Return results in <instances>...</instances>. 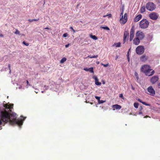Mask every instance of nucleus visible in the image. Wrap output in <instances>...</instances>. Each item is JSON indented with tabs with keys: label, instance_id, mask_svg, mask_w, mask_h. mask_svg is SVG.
I'll list each match as a JSON object with an SVG mask.
<instances>
[{
	"label": "nucleus",
	"instance_id": "obj_55",
	"mask_svg": "<svg viewBox=\"0 0 160 160\" xmlns=\"http://www.w3.org/2000/svg\"><path fill=\"white\" fill-rule=\"evenodd\" d=\"M130 49H131V48H129V50H128V52H129V51H130Z\"/></svg>",
	"mask_w": 160,
	"mask_h": 160
},
{
	"label": "nucleus",
	"instance_id": "obj_36",
	"mask_svg": "<svg viewBox=\"0 0 160 160\" xmlns=\"http://www.w3.org/2000/svg\"><path fill=\"white\" fill-rule=\"evenodd\" d=\"M68 33H64L63 35V37H67L68 36Z\"/></svg>",
	"mask_w": 160,
	"mask_h": 160
},
{
	"label": "nucleus",
	"instance_id": "obj_13",
	"mask_svg": "<svg viewBox=\"0 0 160 160\" xmlns=\"http://www.w3.org/2000/svg\"><path fill=\"white\" fill-rule=\"evenodd\" d=\"M148 59V57L146 56L145 54L142 55L140 57V60L142 62H145Z\"/></svg>",
	"mask_w": 160,
	"mask_h": 160
},
{
	"label": "nucleus",
	"instance_id": "obj_7",
	"mask_svg": "<svg viewBox=\"0 0 160 160\" xmlns=\"http://www.w3.org/2000/svg\"><path fill=\"white\" fill-rule=\"evenodd\" d=\"M136 36L141 40L142 39L145 37L144 33L140 31H138L136 32Z\"/></svg>",
	"mask_w": 160,
	"mask_h": 160
},
{
	"label": "nucleus",
	"instance_id": "obj_30",
	"mask_svg": "<svg viewBox=\"0 0 160 160\" xmlns=\"http://www.w3.org/2000/svg\"><path fill=\"white\" fill-rule=\"evenodd\" d=\"M135 76L136 77V78L138 80L139 78L138 77V74L136 72H135Z\"/></svg>",
	"mask_w": 160,
	"mask_h": 160
},
{
	"label": "nucleus",
	"instance_id": "obj_3",
	"mask_svg": "<svg viewBox=\"0 0 160 160\" xmlns=\"http://www.w3.org/2000/svg\"><path fill=\"white\" fill-rule=\"evenodd\" d=\"M149 25L148 21L146 19H142L139 23V27L142 29L147 28Z\"/></svg>",
	"mask_w": 160,
	"mask_h": 160
},
{
	"label": "nucleus",
	"instance_id": "obj_22",
	"mask_svg": "<svg viewBox=\"0 0 160 160\" xmlns=\"http://www.w3.org/2000/svg\"><path fill=\"white\" fill-rule=\"evenodd\" d=\"M114 45L117 47H120L121 46V43L119 42L115 43H114Z\"/></svg>",
	"mask_w": 160,
	"mask_h": 160
},
{
	"label": "nucleus",
	"instance_id": "obj_14",
	"mask_svg": "<svg viewBox=\"0 0 160 160\" xmlns=\"http://www.w3.org/2000/svg\"><path fill=\"white\" fill-rule=\"evenodd\" d=\"M140 40L139 38L136 37L133 40V44L136 45H139L140 42Z\"/></svg>",
	"mask_w": 160,
	"mask_h": 160
},
{
	"label": "nucleus",
	"instance_id": "obj_17",
	"mask_svg": "<svg viewBox=\"0 0 160 160\" xmlns=\"http://www.w3.org/2000/svg\"><path fill=\"white\" fill-rule=\"evenodd\" d=\"M121 106L118 104H115L112 106V108H113V110H115V109H121Z\"/></svg>",
	"mask_w": 160,
	"mask_h": 160
},
{
	"label": "nucleus",
	"instance_id": "obj_27",
	"mask_svg": "<svg viewBox=\"0 0 160 160\" xmlns=\"http://www.w3.org/2000/svg\"><path fill=\"white\" fill-rule=\"evenodd\" d=\"M139 104L137 102H135L134 103V107L136 108H138V107Z\"/></svg>",
	"mask_w": 160,
	"mask_h": 160
},
{
	"label": "nucleus",
	"instance_id": "obj_20",
	"mask_svg": "<svg viewBox=\"0 0 160 160\" xmlns=\"http://www.w3.org/2000/svg\"><path fill=\"white\" fill-rule=\"evenodd\" d=\"M67 60V58H63L60 61V63H63Z\"/></svg>",
	"mask_w": 160,
	"mask_h": 160
},
{
	"label": "nucleus",
	"instance_id": "obj_42",
	"mask_svg": "<svg viewBox=\"0 0 160 160\" xmlns=\"http://www.w3.org/2000/svg\"><path fill=\"white\" fill-rule=\"evenodd\" d=\"M28 21L30 22H31L33 21V19H28Z\"/></svg>",
	"mask_w": 160,
	"mask_h": 160
},
{
	"label": "nucleus",
	"instance_id": "obj_43",
	"mask_svg": "<svg viewBox=\"0 0 160 160\" xmlns=\"http://www.w3.org/2000/svg\"><path fill=\"white\" fill-rule=\"evenodd\" d=\"M69 45V44H66L65 45V47L66 48H67L68 47V46Z\"/></svg>",
	"mask_w": 160,
	"mask_h": 160
},
{
	"label": "nucleus",
	"instance_id": "obj_58",
	"mask_svg": "<svg viewBox=\"0 0 160 160\" xmlns=\"http://www.w3.org/2000/svg\"><path fill=\"white\" fill-rule=\"evenodd\" d=\"M25 118H24V119H25Z\"/></svg>",
	"mask_w": 160,
	"mask_h": 160
},
{
	"label": "nucleus",
	"instance_id": "obj_11",
	"mask_svg": "<svg viewBox=\"0 0 160 160\" xmlns=\"http://www.w3.org/2000/svg\"><path fill=\"white\" fill-rule=\"evenodd\" d=\"M148 91L149 92L148 93L150 95L153 96L155 94V91L153 89L152 87L151 86L149 87L148 88Z\"/></svg>",
	"mask_w": 160,
	"mask_h": 160
},
{
	"label": "nucleus",
	"instance_id": "obj_52",
	"mask_svg": "<svg viewBox=\"0 0 160 160\" xmlns=\"http://www.w3.org/2000/svg\"><path fill=\"white\" fill-rule=\"evenodd\" d=\"M139 114H142V112L141 111H140V112H139Z\"/></svg>",
	"mask_w": 160,
	"mask_h": 160
},
{
	"label": "nucleus",
	"instance_id": "obj_5",
	"mask_svg": "<svg viewBox=\"0 0 160 160\" xmlns=\"http://www.w3.org/2000/svg\"><path fill=\"white\" fill-rule=\"evenodd\" d=\"M146 7L148 10L151 11L155 9L156 6L153 3L149 2L146 4Z\"/></svg>",
	"mask_w": 160,
	"mask_h": 160
},
{
	"label": "nucleus",
	"instance_id": "obj_2",
	"mask_svg": "<svg viewBox=\"0 0 160 160\" xmlns=\"http://www.w3.org/2000/svg\"><path fill=\"white\" fill-rule=\"evenodd\" d=\"M141 71L143 72L146 75L148 76L153 75L155 73L154 71L151 69V66L147 64L144 65L142 66Z\"/></svg>",
	"mask_w": 160,
	"mask_h": 160
},
{
	"label": "nucleus",
	"instance_id": "obj_49",
	"mask_svg": "<svg viewBox=\"0 0 160 160\" xmlns=\"http://www.w3.org/2000/svg\"><path fill=\"white\" fill-rule=\"evenodd\" d=\"M44 29H50L49 28H48L47 27V28H45Z\"/></svg>",
	"mask_w": 160,
	"mask_h": 160
},
{
	"label": "nucleus",
	"instance_id": "obj_33",
	"mask_svg": "<svg viewBox=\"0 0 160 160\" xmlns=\"http://www.w3.org/2000/svg\"><path fill=\"white\" fill-rule=\"evenodd\" d=\"M101 65H103L104 67H106L108 66V64H104L102 63H101Z\"/></svg>",
	"mask_w": 160,
	"mask_h": 160
},
{
	"label": "nucleus",
	"instance_id": "obj_39",
	"mask_svg": "<svg viewBox=\"0 0 160 160\" xmlns=\"http://www.w3.org/2000/svg\"><path fill=\"white\" fill-rule=\"evenodd\" d=\"M70 29H72V30L74 32H76V31L73 29V28L72 27H70Z\"/></svg>",
	"mask_w": 160,
	"mask_h": 160
},
{
	"label": "nucleus",
	"instance_id": "obj_59",
	"mask_svg": "<svg viewBox=\"0 0 160 160\" xmlns=\"http://www.w3.org/2000/svg\"><path fill=\"white\" fill-rule=\"evenodd\" d=\"M107 16V15H106V16ZM105 16H103V17H105Z\"/></svg>",
	"mask_w": 160,
	"mask_h": 160
},
{
	"label": "nucleus",
	"instance_id": "obj_57",
	"mask_svg": "<svg viewBox=\"0 0 160 160\" xmlns=\"http://www.w3.org/2000/svg\"><path fill=\"white\" fill-rule=\"evenodd\" d=\"M132 89H133V90L134 89V88H133V87H132Z\"/></svg>",
	"mask_w": 160,
	"mask_h": 160
},
{
	"label": "nucleus",
	"instance_id": "obj_29",
	"mask_svg": "<svg viewBox=\"0 0 160 160\" xmlns=\"http://www.w3.org/2000/svg\"><path fill=\"white\" fill-rule=\"evenodd\" d=\"M14 33L16 34H18V35L20 34V32L17 29H16V31L14 32Z\"/></svg>",
	"mask_w": 160,
	"mask_h": 160
},
{
	"label": "nucleus",
	"instance_id": "obj_21",
	"mask_svg": "<svg viewBox=\"0 0 160 160\" xmlns=\"http://www.w3.org/2000/svg\"><path fill=\"white\" fill-rule=\"evenodd\" d=\"M90 37L92 39L94 40H96L98 39V38L95 35H90Z\"/></svg>",
	"mask_w": 160,
	"mask_h": 160
},
{
	"label": "nucleus",
	"instance_id": "obj_16",
	"mask_svg": "<svg viewBox=\"0 0 160 160\" xmlns=\"http://www.w3.org/2000/svg\"><path fill=\"white\" fill-rule=\"evenodd\" d=\"M142 15L141 14H139L137 15L134 19V21L135 22H137L138 21L142 18Z\"/></svg>",
	"mask_w": 160,
	"mask_h": 160
},
{
	"label": "nucleus",
	"instance_id": "obj_19",
	"mask_svg": "<svg viewBox=\"0 0 160 160\" xmlns=\"http://www.w3.org/2000/svg\"><path fill=\"white\" fill-rule=\"evenodd\" d=\"M141 13H143L145 12V7L144 6H143L141 7Z\"/></svg>",
	"mask_w": 160,
	"mask_h": 160
},
{
	"label": "nucleus",
	"instance_id": "obj_44",
	"mask_svg": "<svg viewBox=\"0 0 160 160\" xmlns=\"http://www.w3.org/2000/svg\"><path fill=\"white\" fill-rule=\"evenodd\" d=\"M158 88H160V82L158 84Z\"/></svg>",
	"mask_w": 160,
	"mask_h": 160
},
{
	"label": "nucleus",
	"instance_id": "obj_1",
	"mask_svg": "<svg viewBox=\"0 0 160 160\" xmlns=\"http://www.w3.org/2000/svg\"><path fill=\"white\" fill-rule=\"evenodd\" d=\"M0 117L2 122L5 123L9 122L11 125L17 124L20 127L23 124V121L17 119L16 114L12 112L11 110L7 111L5 109H2L0 112Z\"/></svg>",
	"mask_w": 160,
	"mask_h": 160
},
{
	"label": "nucleus",
	"instance_id": "obj_40",
	"mask_svg": "<svg viewBox=\"0 0 160 160\" xmlns=\"http://www.w3.org/2000/svg\"><path fill=\"white\" fill-rule=\"evenodd\" d=\"M39 20V18H38L37 19H33V21H37Z\"/></svg>",
	"mask_w": 160,
	"mask_h": 160
},
{
	"label": "nucleus",
	"instance_id": "obj_38",
	"mask_svg": "<svg viewBox=\"0 0 160 160\" xmlns=\"http://www.w3.org/2000/svg\"><path fill=\"white\" fill-rule=\"evenodd\" d=\"M8 67L9 68V72L10 73L11 72V66L10 64H8Z\"/></svg>",
	"mask_w": 160,
	"mask_h": 160
},
{
	"label": "nucleus",
	"instance_id": "obj_54",
	"mask_svg": "<svg viewBox=\"0 0 160 160\" xmlns=\"http://www.w3.org/2000/svg\"><path fill=\"white\" fill-rule=\"evenodd\" d=\"M27 83L28 84H29V82H28V80L27 81Z\"/></svg>",
	"mask_w": 160,
	"mask_h": 160
},
{
	"label": "nucleus",
	"instance_id": "obj_18",
	"mask_svg": "<svg viewBox=\"0 0 160 160\" xmlns=\"http://www.w3.org/2000/svg\"><path fill=\"white\" fill-rule=\"evenodd\" d=\"M138 101L139 102H140L142 103L144 105H145L147 106H150V105L149 104H148L146 103V102L142 101L140 99H138Z\"/></svg>",
	"mask_w": 160,
	"mask_h": 160
},
{
	"label": "nucleus",
	"instance_id": "obj_6",
	"mask_svg": "<svg viewBox=\"0 0 160 160\" xmlns=\"http://www.w3.org/2000/svg\"><path fill=\"white\" fill-rule=\"evenodd\" d=\"M145 49L143 46H139L136 49V53L138 55L142 54L144 52Z\"/></svg>",
	"mask_w": 160,
	"mask_h": 160
},
{
	"label": "nucleus",
	"instance_id": "obj_12",
	"mask_svg": "<svg viewBox=\"0 0 160 160\" xmlns=\"http://www.w3.org/2000/svg\"><path fill=\"white\" fill-rule=\"evenodd\" d=\"M129 32L128 31L125 30L124 32V34L123 36V43H124L126 41V38L129 37Z\"/></svg>",
	"mask_w": 160,
	"mask_h": 160
},
{
	"label": "nucleus",
	"instance_id": "obj_4",
	"mask_svg": "<svg viewBox=\"0 0 160 160\" xmlns=\"http://www.w3.org/2000/svg\"><path fill=\"white\" fill-rule=\"evenodd\" d=\"M123 10H122V12L120 15V22L122 24H124L127 21V14L125 13L123 16Z\"/></svg>",
	"mask_w": 160,
	"mask_h": 160
},
{
	"label": "nucleus",
	"instance_id": "obj_53",
	"mask_svg": "<svg viewBox=\"0 0 160 160\" xmlns=\"http://www.w3.org/2000/svg\"><path fill=\"white\" fill-rule=\"evenodd\" d=\"M158 3H160V0H158Z\"/></svg>",
	"mask_w": 160,
	"mask_h": 160
},
{
	"label": "nucleus",
	"instance_id": "obj_48",
	"mask_svg": "<svg viewBox=\"0 0 160 160\" xmlns=\"http://www.w3.org/2000/svg\"><path fill=\"white\" fill-rule=\"evenodd\" d=\"M96 63L97 64H99V61H97Z\"/></svg>",
	"mask_w": 160,
	"mask_h": 160
},
{
	"label": "nucleus",
	"instance_id": "obj_23",
	"mask_svg": "<svg viewBox=\"0 0 160 160\" xmlns=\"http://www.w3.org/2000/svg\"><path fill=\"white\" fill-rule=\"evenodd\" d=\"M13 104H9L8 105V108L9 110H11L13 108Z\"/></svg>",
	"mask_w": 160,
	"mask_h": 160
},
{
	"label": "nucleus",
	"instance_id": "obj_8",
	"mask_svg": "<svg viewBox=\"0 0 160 160\" xmlns=\"http://www.w3.org/2000/svg\"><path fill=\"white\" fill-rule=\"evenodd\" d=\"M149 16L150 19L152 20H155L158 19V15L156 12H153L150 14Z\"/></svg>",
	"mask_w": 160,
	"mask_h": 160
},
{
	"label": "nucleus",
	"instance_id": "obj_51",
	"mask_svg": "<svg viewBox=\"0 0 160 160\" xmlns=\"http://www.w3.org/2000/svg\"><path fill=\"white\" fill-rule=\"evenodd\" d=\"M149 116L147 115L145 117H144V118H147L148 117H149Z\"/></svg>",
	"mask_w": 160,
	"mask_h": 160
},
{
	"label": "nucleus",
	"instance_id": "obj_15",
	"mask_svg": "<svg viewBox=\"0 0 160 160\" xmlns=\"http://www.w3.org/2000/svg\"><path fill=\"white\" fill-rule=\"evenodd\" d=\"M93 78L95 80V83L97 85H100L101 84V82H98V80L97 76H94L93 77Z\"/></svg>",
	"mask_w": 160,
	"mask_h": 160
},
{
	"label": "nucleus",
	"instance_id": "obj_24",
	"mask_svg": "<svg viewBox=\"0 0 160 160\" xmlns=\"http://www.w3.org/2000/svg\"><path fill=\"white\" fill-rule=\"evenodd\" d=\"M88 71L91 73H94V71L93 68H88Z\"/></svg>",
	"mask_w": 160,
	"mask_h": 160
},
{
	"label": "nucleus",
	"instance_id": "obj_50",
	"mask_svg": "<svg viewBox=\"0 0 160 160\" xmlns=\"http://www.w3.org/2000/svg\"><path fill=\"white\" fill-rule=\"evenodd\" d=\"M3 35L2 34H0V37H3Z\"/></svg>",
	"mask_w": 160,
	"mask_h": 160
},
{
	"label": "nucleus",
	"instance_id": "obj_32",
	"mask_svg": "<svg viewBox=\"0 0 160 160\" xmlns=\"http://www.w3.org/2000/svg\"><path fill=\"white\" fill-rule=\"evenodd\" d=\"M127 58L128 62L130 61V58L129 56V54L128 53H128L127 54Z\"/></svg>",
	"mask_w": 160,
	"mask_h": 160
},
{
	"label": "nucleus",
	"instance_id": "obj_25",
	"mask_svg": "<svg viewBox=\"0 0 160 160\" xmlns=\"http://www.w3.org/2000/svg\"><path fill=\"white\" fill-rule=\"evenodd\" d=\"M98 57V55H94L92 56V57H91V55H89L88 56V58H97Z\"/></svg>",
	"mask_w": 160,
	"mask_h": 160
},
{
	"label": "nucleus",
	"instance_id": "obj_9",
	"mask_svg": "<svg viewBox=\"0 0 160 160\" xmlns=\"http://www.w3.org/2000/svg\"><path fill=\"white\" fill-rule=\"evenodd\" d=\"M135 34V29L134 26H133L130 30V41H132L133 39Z\"/></svg>",
	"mask_w": 160,
	"mask_h": 160
},
{
	"label": "nucleus",
	"instance_id": "obj_28",
	"mask_svg": "<svg viewBox=\"0 0 160 160\" xmlns=\"http://www.w3.org/2000/svg\"><path fill=\"white\" fill-rule=\"evenodd\" d=\"M102 28L104 29H105V30H109V28L107 27V26H106V27H101Z\"/></svg>",
	"mask_w": 160,
	"mask_h": 160
},
{
	"label": "nucleus",
	"instance_id": "obj_41",
	"mask_svg": "<svg viewBox=\"0 0 160 160\" xmlns=\"http://www.w3.org/2000/svg\"><path fill=\"white\" fill-rule=\"evenodd\" d=\"M83 70L86 71H88V68H84Z\"/></svg>",
	"mask_w": 160,
	"mask_h": 160
},
{
	"label": "nucleus",
	"instance_id": "obj_31",
	"mask_svg": "<svg viewBox=\"0 0 160 160\" xmlns=\"http://www.w3.org/2000/svg\"><path fill=\"white\" fill-rule=\"evenodd\" d=\"M105 102V101H103L102 100H100V101H98V102L99 104H101V103H104Z\"/></svg>",
	"mask_w": 160,
	"mask_h": 160
},
{
	"label": "nucleus",
	"instance_id": "obj_56",
	"mask_svg": "<svg viewBox=\"0 0 160 160\" xmlns=\"http://www.w3.org/2000/svg\"><path fill=\"white\" fill-rule=\"evenodd\" d=\"M91 103V104H92L93 103H92V102H91V103Z\"/></svg>",
	"mask_w": 160,
	"mask_h": 160
},
{
	"label": "nucleus",
	"instance_id": "obj_10",
	"mask_svg": "<svg viewBox=\"0 0 160 160\" xmlns=\"http://www.w3.org/2000/svg\"><path fill=\"white\" fill-rule=\"evenodd\" d=\"M159 77L158 76H154L152 77L150 79V82L152 84H155L159 80Z\"/></svg>",
	"mask_w": 160,
	"mask_h": 160
},
{
	"label": "nucleus",
	"instance_id": "obj_34",
	"mask_svg": "<svg viewBox=\"0 0 160 160\" xmlns=\"http://www.w3.org/2000/svg\"><path fill=\"white\" fill-rule=\"evenodd\" d=\"M23 43L26 45V46H28L29 45V43H26L25 41H23Z\"/></svg>",
	"mask_w": 160,
	"mask_h": 160
},
{
	"label": "nucleus",
	"instance_id": "obj_45",
	"mask_svg": "<svg viewBox=\"0 0 160 160\" xmlns=\"http://www.w3.org/2000/svg\"><path fill=\"white\" fill-rule=\"evenodd\" d=\"M107 16H108L109 17H112V15L111 14H109Z\"/></svg>",
	"mask_w": 160,
	"mask_h": 160
},
{
	"label": "nucleus",
	"instance_id": "obj_26",
	"mask_svg": "<svg viewBox=\"0 0 160 160\" xmlns=\"http://www.w3.org/2000/svg\"><path fill=\"white\" fill-rule=\"evenodd\" d=\"M3 107L5 108V109H8V104H3Z\"/></svg>",
	"mask_w": 160,
	"mask_h": 160
},
{
	"label": "nucleus",
	"instance_id": "obj_35",
	"mask_svg": "<svg viewBox=\"0 0 160 160\" xmlns=\"http://www.w3.org/2000/svg\"><path fill=\"white\" fill-rule=\"evenodd\" d=\"M119 97L122 98L123 99H124V97L123 96V95L122 93H121L120 94Z\"/></svg>",
	"mask_w": 160,
	"mask_h": 160
},
{
	"label": "nucleus",
	"instance_id": "obj_46",
	"mask_svg": "<svg viewBox=\"0 0 160 160\" xmlns=\"http://www.w3.org/2000/svg\"><path fill=\"white\" fill-rule=\"evenodd\" d=\"M142 106H141L140 108V111H141L142 109Z\"/></svg>",
	"mask_w": 160,
	"mask_h": 160
},
{
	"label": "nucleus",
	"instance_id": "obj_47",
	"mask_svg": "<svg viewBox=\"0 0 160 160\" xmlns=\"http://www.w3.org/2000/svg\"><path fill=\"white\" fill-rule=\"evenodd\" d=\"M2 121L1 119V120H0V125L2 124Z\"/></svg>",
	"mask_w": 160,
	"mask_h": 160
},
{
	"label": "nucleus",
	"instance_id": "obj_37",
	"mask_svg": "<svg viewBox=\"0 0 160 160\" xmlns=\"http://www.w3.org/2000/svg\"><path fill=\"white\" fill-rule=\"evenodd\" d=\"M95 98L97 99L98 100V101H100V97H99L98 96H95Z\"/></svg>",
	"mask_w": 160,
	"mask_h": 160
}]
</instances>
